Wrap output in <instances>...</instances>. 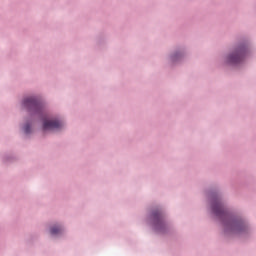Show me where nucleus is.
<instances>
[{
    "mask_svg": "<svg viewBox=\"0 0 256 256\" xmlns=\"http://www.w3.org/2000/svg\"><path fill=\"white\" fill-rule=\"evenodd\" d=\"M23 107L30 113H41L42 105L35 97H27L23 101Z\"/></svg>",
    "mask_w": 256,
    "mask_h": 256,
    "instance_id": "obj_1",
    "label": "nucleus"
},
{
    "mask_svg": "<svg viewBox=\"0 0 256 256\" xmlns=\"http://www.w3.org/2000/svg\"><path fill=\"white\" fill-rule=\"evenodd\" d=\"M63 127V122L59 120H45L43 123L44 131H53L55 129H61Z\"/></svg>",
    "mask_w": 256,
    "mask_h": 256,
    "instance_id": "obj_2",
    "label": "nucleus"
},
{
    "mask_svg": "<svg viewBox=\"0 0 256 256\" xmlns=\"http://www.w3.org/2000/svg\"><path fill=\"white\" fill-rule=\"evenodd\" d=\"M243 57H245V51L240 49V50H237L232 55H230L228 57V61L229 63H234V64L241 63L243 61Z\"/></svg>",
    "mask_w": 256,
    "mask_h": 256,
    "instance_id": "obj_3",
    "label": "nucleus"
},
{
    "mask_svg": "<svg viewBox=\"0 0 256 256\" xmlns=\"http://www.w3.org/2000/svg\"><path fill=\"white\" fill-rule=\"evenodd\" d=\"M212 211H213L214 215H216L217 217H223V215H225V210L223 209V204H221L220 202H215L212 205Z\"/></svg>",
    "mask_w": 256,
    "mask_h": 256,
    "instance_id": "obj_4",
    "label": "nucleus"
},
{
    "mask_svg": "<svg viewBox=\"0 0 256 256\" xmlns=\"http://www.w3.org/2000/svg\"><path fill=\"white\" fill-rule=\"evenodd\" d=\"M152 217L156 229H159V227H163V216L161 215V212H154L152 214Z\"/></svg>",
    "mask_w": 256,
    "mask_h": 256,
    "instance_id": "obj_5",
    "label": "nucleus"
},
{
    "mask_svg": "<svg viewBox=\"0 0 256 256\" xmlns=\"http://www.w3.org/2000/svg\"><path fill=\"white\" fill-rule=\"evenodd\" d=\"M61 231H63V228L58 227V226H54L50 229L51 235H59V233H61Z\"/></svg>",
    "mask_w": 256,
    "mask_h": 256,
    "instance_id": "obj_6",
    "label": "nucleus"
},
{
    "mask_svg": "<svg viewBox=\"0 0 256 256\" xmlns=\"http://www.w3.org/2000/svg\"><path fill=\"white\" fill-rule=\"evenodd\" d=\"M230 226H231V229H235V230L241 229V223L239 222H231Z\"/></svg>",
    "mask_w": 256,
    "mask_h": 256,
    "instance_id": "obj_7",
    "label": "nucleus"
},
{
    "mask_svg": "<svg viewBox=\"0 0 256 256\" xmlns=\"http://www.w3.org/2000/svg\"><path fill=\"white\" fill-rule=\"evenodd\" d=\"M24 131H25V133H30V132H31V126H29V124H27V125L24 127Z\"/></svg>",
    "mask_w": 256,
    "mask_h": 256,
    "instance_id": "obj_8",
    "label": "nucleus"
}]
</instances>
